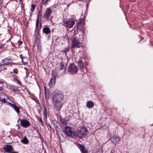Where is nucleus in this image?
I'll return each mask as SVG.
<instances>
[{"instance_id":"1","label":"nucleus","mask_w":153,"mask_h":153,"mask_svg":"<svg viewBox=\"0 0 153 153\" xmlns=\"http://www.w3.org/2000/svg\"><path fill=\"white\" fill-rule=\"evenodd\" d=\"M64 96L60 91L56 90L53 92L52 98L54 101L62 102L63 98Z\"/></svg>"},{"instance_id":"2","label":"nucleus","mask_w":153,"mask_h":153,"mask_svg":"<svg viewBox=\"0 0 153 153\" xmlns=\"http://www.w3.org/2000/svg\"><path fill=\"white\" fill-rule=\"evenodd\" d=\"M79 34L76 35V36L73 37L72 39L71 47L72 48H79L82 46L81 42H80L79 36Z\"/></svg>"},{"instance_id":"3","label":"nucleus","mask_w":153,"mask_h":153,"mask_svg":"<svg viewBox=\"0 0 153 153\" xmlns=\"http://www.w3.org/2000/svg\"><path fill=\"white\" fill-rule=\"evenodd\" d=\"M88 132L85 127H82L81 128L77 131V134L80 138L85 137L88 134Z\"/></svg>"},{"instance_id":"4","label":"nucleus","mask_w":153,"mask_h":153,"mask_svg":"<svg viewBox=\"0 0 153 153\" xmlns=\"http://www.w3.org/2000/svg\"><path fill=\"white\" fill-rule=\"evenodd\" d=\"M64 132L65 134L68 137H73L76 135V133L72 130V128L68 126L65 127Z\"/></svg>"},{"instance_id":"5","label":"nucleus","mask_w":153,"mask_h":153,"mask_svg":"<svg viewBox=\"0 0 153 153\" xmlns=\"http://www.w3.org/2000/svg\"><path fill=\"white\" fill-rule=\"evenodd\" d=\"M68 72L71 74H75L78 71L77 66L74 64H71L68 66Z\"/></svg>"},{"instance_id":"6","label":"nucleus","mask_w":153,"mask_h":153,"mask_svg":"<svg viewBox=\"0 0 153 153\" xmlns=\"http://www.w3.org/2000/svg\"><path fill=\"white\" fill-rule=\"evenodd\" d=\"M85 62V59L84 58H81L79 59V61L78 62V65L79 67L81 69L82 72H84V73L87 72L86 69H85V71H84L83 68L84 67V62Z\"/></svg>"},{"instance_id":"7","label":"nucleus","mask_w":153,"mask_h":153,"mask_svg":"<svg viewBox=\"0 0 153 153\" xmlns=\"http://www.w3.org/2000/svg\"><path fill=\"white\" fill-rule=\"evenodd\" d=\"M65 26L68 28L72 27L75 24V21L72 19H68L65 22Z\"/></svg>"},{"instance_id":"8","label":"nucleus","mask_w":153,"mask_h":153,"mask_svg":"<svg viewBox=\"0 0 153 153\" xmlns=\"http://www.w3.org/2000/svg\"><path fill=\"white\" fill-rule=\"evenodd\" d=\"M54 108L57 111H60L61 108L62 106V102H58L57 101H54L53 102Z\"/></svg>"},{"instance_id":"9","label":"nucleus","mask_w":153,"mask_h":153,"mask_svg":"<svg viewBox=\"0 0 153 153\" xmlns=\"http://www.w3.org/2000/svg\"><path fill=\"white\" fill-rule=\"evenodd\" d=\"M56 76V74H52L51 79L49 83V86L51 88H52L55 85Z\"/></svg>"},{"instance_id":"10","label":"nucleus","mask_w":153,"mask_h":153,"mask_svg":"<svg viewBox=\"0 0 153 153\" xmlns=\"http://www.w3.org/2000/svg\"><path fill=\"white\" fill-rule=\"evenodd\" d=\"M13 150L12 146L10 145H5L3 147V150L6 152L10 153Z\"/></svg>"},{"instance_id":"11","label":"nucleus","mask_w":153,"mask_h":153,"mask_svg":"<svg viewBox=\"0 0 153 153\" xmlns=\"http://www.w3.org/2000/svg\"><path fill=\"white\" fill-rule=\"evenodd\" d=\"M2 62L5 65H12L13 64H15L14 63H12V60L8 58H5L4 59L2 60Z\"/></svg>"},{"instance_id":"12","label":"nucleus","mask_w":153,"mask_h":153,"mask_svg":"<svg viewBox=\"0 0 153 153\" xmlns=\"http://www.w3.org/2000/svg\"><path fill=\"white\" fill-rule=\"evenodd\" d=\"M20 123L21 126L25 128L29 126L30 124V122L25 119L21 120Z\"/></svg>"},{"instance_id":"13","label":"nucleus","mask_w":153,"mask_h":153,"mask_svg":"<svg viewBox=\"0 0 153 153\" xmlns=\"http://www.w3.org/2000/svg\"><path fill=\"white\" fill-rule=\"evenodd\" d=\"M51 13V10L50 8L47 9L43 15V17L46 20L48 19Z\"/></svg>"},{"instance_id":"14","label":"nucleus","mask_w":153,"mask_h":153,"mask_svg":"<svg viewBox=\"0 0 153 153\" xmlns=\"http://www.w3.org/2000/svg\"><path fill=\"white\" fill-rule=\"evenodd\" d=\"M78 147L80 149L82 153H88V151L86 149L84 146L80 144H78Z\"/></svg>"},{"instance_id":"15","label":"nucleus","mask_w":153,"mask_h":153,"mask_svg":"<svg viewBox=\"0 0 153 153\" xmlns=\"http://www.w3.org/2000/svg\"><path fill=\"white\" fill-rule=\"evenodd\" d=\"M10 105L14 108L16 112L19 114L20 113V109L19 107L17 106L15 104L9 103Z\"/></svg>"},{"instance_id":"16","label":"nucleus","mask_w":153,"mask_h":153,"mask_svg":"<svg viewBox=\"0 0 153 153\" xmlns=\"http://www.w3.org/2000/svg\"><path fill=\"white\" fill-rule=\"evenodd\" d=\"M42 31L44 33L46 34L50 33L51 32L49 28L47 26L43 27Z\"/></svg>"},{"instance_id":"17","label":"nucleus","mask_w":153,"mask_h":153,"mask_svg":"<svg viewBox=\"0 0 153 153\" xmlns=\"http://www.w3.org/2000/svg\"><path fill=\"white\" fill-rule=\"evenodd\" d=\"M94 105V103L91 100L87 102L86 106L88 108H93Z\"/></svg>"},{"instance_id":"18","label":"nucleus","mask_w":153,"mask_h":153,"mask_svg":"<svg viewBox=\"0 0 153 153\" xmlns=\"http://www.w3.org/2000/svg\"><path fill=\"white\" fill-rule=\"evenodd\" d=\"M59 69L60 70H63L64 71H65L66 67L64 65V63L62 61L59 63Z\"/></svg>"},{"instance_id":"19","label":"nucleus","mask_w":153,"mask_h":153,"mask_svg":"<svg viewBox=\"0 0 153 153\" xmlns=\"http://www.w3.org/2000/svg\"><path fill=\"white\" fill-rule=\"evenodd\" d=\"M21 142L24 144H27L29 143V140L25 136L21 139Z\"/></svg>"},{"instance_id":"20","label":"nucleus","mask_w":153,"mask_h":153,"mask_svg":"<svg viewBox=\"0 0 153 153\" xmlns=\"http://www.w3.org/2000/svg\"><path fill=\"white\" fill-rule=\"evenodd\" d=\"M36 117L38 120V122L39 123L41 124L42 126H44V124H43V122L41 118L40 117L38 116L37 115H36Z\"/></svg>"},{"instance_id":"21","label":"nucleus","mask_w":153,"mask_h":153,"mask_svg":"<svg viewBox=\"0 0 153 153\" xmlns=\"http://www.w3.org/2000/svg\"><path fill=\"white\" fill-rule=\"evenodd\" d=\"M8 99H9L8 97L4 95V96H3L2 98V100L1 101L4 103H6V102H7V100Z\"/></svg>"},{"instance_id":"22","label":"nucleus","mask_w":153,"mask_h":153,"mask_svg":"<svg viewBox=\"0 0 153 153\" xmlns=\"http://www.w3.org/2000/svg\"><path fill=\"white\" fill-rule=\"evenodd\" d=\"M39 15H38L37 17V20H36V27L38 28L39 24H40L39 27L40 28L41 26V25L40 23H39Z\"/></svg>"},{"instance_id":"23","label":"nucleus","mask_w":153,"mask_h":153,"mask_svg":"<svg viewBox=\"0 0 153 153\" xmlns=\"http://www.w3.org/2000/svg\"><path fill=\"white\" fill-rule=\"evenodd\" d=\"M5 65L2 63L0 64V71H1L4 69H6V68L5 67Z\"/></svg>"},{"instance_id":"24","label":"nucleus","mask_w":153,"mask_h":153,"mask_svg":"<svg viewBox=\"0 0 153 153\" xmlns=\"http://www.w3.org/2000/svg\"><path fill=\"white\" fill-rule=\"evenodd\" d=\"M13 88V91H19V88H20L19 87L16 86H12Z\"/></svg>"},{"instance_id":"25","label":"nucleus","mask_w":153,"mask_h":153,"mask_svg":"<svg viewBox=\"0 0 153 153\" xmlns=\"http://www.w3.org/2000/svg\"><path fill=\"white\" fill-rule=\"evenodd\" d=\"M35 9V5L34 4H32L30 8V14H31L32 13L33 11H34V9Z\"/></svg>"},{"instance_id":"26","label":"nucleus","mask_w":153,"mask_h":153,"mask_svg":"<svg viewBox=\"0 0 153 153\" xmlns=\"http://www.w3.org/2000/svg\"><path fill=\"white\" fill-rule=\"evenodd\" d=\"M22 62L23 64H25L27 62V59L26 57H22Z\"/></svg>"},{"instance_id":"27","label":"nucleus","mask_w":153,"mask_h":153,"mask_svg":"<svg viewBox=\"0 0 153 153\" xmlns=\"http://www.w3.org/2000/svg\"><path fill=\"white\" fill-rule=\"evenodd\" d=\"M70 50V48L69 47H67L65 48L63 51L64 52L65 54H66L67 52L69 51Z\"/></svg>"},{"instance_id":"28","label":"nucleus","mask_w":153,"mask_h":153,"mask_svg":"<svg viewBox=\"0 0 153 153\" xmlns=\"http://www.w3.org/2000/svg\"><path fill=\"white\" fill-rule=\"evenodd\" d=\"M61 123L63 124H66L67 123V120L65 119H61Z\"/></svg>"},{"instance_id":"29","label":"nucleus","mask_w":153,"mask_h":153,"mask_svg":"<svg viewBox=\"0 0 153 153\" xmlns=\"http://www.w3.org/2000/svg\"><path fill=\"white\" fill-rule=\"evenodd\" d=\"M13 71L14 73L18 74V69L17 68H15L13 69Z\"/></svg>"},{"instance_id":"30","label":"nucleus","mask_w":153,"mask_h":153,"mask_svg":"<svg viewBox=\"0 0 153 153\" xmlns=\"http://www.w3.org/2000/svg\"><path fill=\"white\" fill-rule=\"evenodd\" d=\"M48 0H42V4H45L48 1Z\"/></svg>"},{"instance_id":"31","label":"nucleus","mask_w":153,"mask_h":153,"mask_svg":"<svg viewBox=\"0 0 153 153\" xmlns=\"http://www.w3.org/2000/svg\"><path fill=\"white\" fill-rule=\"evenodd\" d=\"M15 80L20 85H21L22 84L21 82L19 81L16 78H15Z\"/></svg>"},{"instance_id":"32","label":"nucleus","mask_w":153,"mask_h":153,"mask_svg":"<svg viewBox=\"0 0 153 153\" xmlns=\"http://www.w3.org/2000/svg\"><path fill=\"white\" fill-rule=\"evenodd\" d=\"M4 96V95L3 94H1L0 95V101H1L2 98L3 97V96Z\"/></svg>"},{"instance_id":"33","label":"nucleus","mask_w":153,"mask_h":153,"mask_svg":"<svg viewBox=\"0 0 153 153\" xmlns=\"http://www.w3.org/2000/svg\"><path fill=\"white\" fill-rule=\"evenodd\" d=\"M40 7L41 8V10H40L39 11V14L38 15H39L40 14V13L41 14V15H40V16H42V14H41V13H42V6L41 5V7Z\"/></svg>"},{"instance_id":"34","label":"nucleus","mask_w":153,"mask_h":153,"mask_svg":"<svg viewBox=\"0 0 153 153\" xmlns=\"http://www.w3.org/2000/svg\"><path fill=\"white\" fill-rule=\"evenodd\" d=\"M44 115L45 116H47L46 110V108L45 109V111L44 112Z\"/></svg>"},{"instance_id":"35","label":"nucleus","mask_w":153,"mask_h":153,"mask_svg":"<svg viewBox=\"0 0 153 153\" xmlns=\"http://www.w3.org/2000/svg\"><path fill=\"white\" fill-rule=\"evenodd\" d=\"M18 43L19 44V45L20 46L22 45V42L21 41H18Z\"/></svg>"},{"instance_id":"36","label":"nucleus","mask_w":153,"mask_h":153,"mask_svg":"<svg viewBox=\"0 0 153 153\" xmlns=\"http://www.w3.org/2000/svg\"><path fill=\"white\" fill-rule=\"evenodd\" d=\"M29 73V71L27 70H26V74H28Z\"/></svg>"},{"instance_id":"37","label":"nucleus","mask_w":153,"mask_h":153,"mask_svg":"<svg viewBox=\"0 0 153 153\" xmlns=\"http://www.w3.org/2000/svg\"><path fill=\"white\" fill-rule=\"evenodd\" d=\"M3 83H4V82L2 81H0V84L3 85Z\"/></svg>"},{"instance_id":"38","label":"nucleus","mask_w":153,"mask_h":153,"mask_svg":"<svg viewBox=\"0 0 153 153\" xmlns=\"http://www.w3.org/2000/svg\"><path fill=\"white\" fill-rule=\"evenodd\" d=\"M10 153H18V152H14V151H13V150L11 152H10Z\"/></svg>"},{"instance_id":"39","label":"nucleus","mask_w":153,"mask_h":153,"mask_svg":"<svg viewBox=\"0 0 153 153\" xmlns=\"http://www.w3.org/2000/svg\"><path fill=\"white\" fill-rule=\"evenodd\" d=\"M2 90V87H1L0 86V91H1Z\"/></svg>"},{"instance_id":"40","label":"nucleus","mask_w":153,"mask_h":153,"mask_svg":"<svg viewBox=\"0 0 153 153\" xmlns=\"http://www.w3.org/2000/svg\"><path fill=\"white\" fill-rule=\"evenodd\" d=\"M2 1H3L2 0H0V4H1Z\"/></svg>"},{"instance_id":"41","label":"nucleus","mask_w":153,"mask_h":153,"mask_svg":"<svg viewBox=\"0 0 153 153\" xmlns=\"http://www.w3.org/2000/svg\"><path fill=\"white\" fill-rule=\"evenodd\" d=\"M10 1H16V0H10Z\"/></svg>"},{"instance_id":"42","label":"nucleus","mask_w":153,"mask_h":153,"mask_svg":"<svg viewBox=\"0 0 153 153\" xmlns=\"http://www.w3.org/2000/svg\"><path fill=\"white\" fill-rule=\"evenodd\" d=\"M115 139H117L118 140V141H119V139L118 138H117V137L115 138Z\"/></svg>"},{"instance_id":"43","label":"nucleus","mask_w":153,"mask_h":153,"mask_svg":"<svg viewBox=\"0 0 153 153\" xmlns=\"http://www.w3.org/2000/svg\"><path fill=\"white\" fill-rule=\"evenodd\" d=\"M152 126H153V123L152 124V125H151Z\"/></svg>"},{"instance_id":"44","label":"nucleus","mask_w":153,"mask_h":153,"mask_svg":"<svg viewBox=\"0 0 153 153\" xmlns=\"http://www.w3.org/2000/svg\"><path fill=\"white\" fill-rule=\"evenodd\" d=\"M25 68V69H27V68Z\"/></svg>"},{"instance_id":"45","label":"nucleus","mask_w":153,"mask_h":153,"mask_svg":"<svg viewBox=\"0 0 153 153\" xmlns=\"http://www.w3.org/2000/svg\"><path fill=\"white\" fill-rule=\"evenodd\" d=\"M37 46H38H38H39V45H37Z\"/></svg>"},{"instance_id":"46","label":"nucleus","mask_w":153,"mask_h":153,"mask_svg":"<svg viewBox=\"0 0 153 153\" xmlns=\"http://www.w3.org/2000/svg\"><path fill=\"white\" fill-rule=\"evenodd\" d=\"M111 153H113L111 152Z\"/></svg>"}]
</instances>
